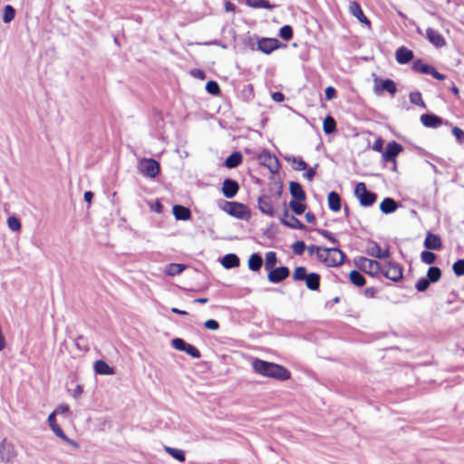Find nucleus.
<instances>
[{
    "mask_svg": "<svg viewBox=\"0 0 464 464\" xmlns=\"http://www.w3.org/2000/svg\"><path fill=\"white\" fill-rule=\"evenodd\" d=\"M252 365L256 372L266 377L278 381H285L291 377L290 372L284 366L277 363L266 362L261 359H255Z\"/></svg>",
    "mask_w": 464,
    "mask_h": 464,
    "instance_id": "f257e3e1",
    "label": "nucleus"
},
{
    "mask_svg": "<svg viewBox=\"0 0 464 464\" xmlns=\"http://www.w3.org/2000/svg\"><path fill=\"white\" fill-rule=\"evenodd\" d=\"M354 195L359 199V202L362 207H371L377 199V194L368 190L365 183L363 182H359L355 186Z\"/></svg>",
    "mask_w": 464,
    "mask_h": 464,
    "instance_id": "f03ea898",
    "label": "nucleus"
},
{
    "mask_svg": "<svg viewBox=\"0 0 464 464\" xmlns=\"http://www.w3.org/2000/svg\"><path fill=\"white\" fill-rule=\"evenodd\" d=\"M354 264L360 270L372 276H376L381 272V266L376 260L359 256L354 259Z\"/></svg>",
    "mask_w": 464,
    "mask_h": 464,
    "instance_id": "7ed1b4c3",
    "label": "nucleus"
},
{
    "mask_svg": "<svg viewBox=\"0 0 464 464\" xmlns=\"http://www.w3.org/2000/svg\"><path fill=\"white\" fill-rule=\"evenodd\" d=\"M18 453L12 441L4 439L0 443V460L5 464H12Z\"/></svg>",
    "mask_w": 464,
    "mask_h": 464,
    "instance_id": "20e7f679",
    "label": "nucleus"
},
{
    "mask_svg": "<svg viewBox=\"0 0 464 464\" xmlns=\"http://www.w3.org/2000/svg\"><path fill=\"white\" fill-rule=\"evenodd\" d=\"M224 210L232 217L240 219H246L249 216L246 207L236 201H225Z\"/></svg>",
    "mask_w": 464,
    "mask_h": 464,
    "instance_id": "39448f33",
    "label": "nucleus"
},
{
    "mask_svg": "<svg viewBox=\"0 0 464 464\" xmlns=\"http://www.w3.org/2000/svg\"><path fill=\"white\" fill-rule=\"evenodd\" d=\"M139 169L143 175L153 179L159 174L160 167L157 160L153 159H144L140 161Z\"/></svg>",
    "mask_w": 464,
    "mask_h": 464,
    "instance_id": "423d86ee",
    "label": "nucleus"
},
{
    "mask_svg": "<svg viewBox=\"0 0 464 464\" xmlns=\"http://www.w3.org/2000/svg\"><path fill=\"white\" fill-rule=\"evenodd\" d=\"M259 163L266 166L271 173H277L279 170V160L268 150H264L257 157Z\"/></svg>",
    "mask_w": 464,
    "mask_h": 464,
    "instance_id": "0eeeda50",
    "label": "nucleus"
},
{
    "mask_svg": "<svg viewBox=\"0 0 464 464\" xmlns=\"http://www.w3.org/2000/svg\"><path fill=\"white\" fill-rule=\"evenodd\" d=\"M382 272L388 279L398 282L402 278L403 268L400 264L389 261Z\"/></svg>",
    "mask_w": 464,
    "mask_h": 464,
    "instance_id": "6e6552de",
    "label": "nucleus"
},
{
    "mask_svg": "<svg viewBox=\"0 0 464 464\" xmlns=\"http://www.w3.org/2000/svg\"><path fill=\"white\" fill-rule=\"evenodd\" d=\"M48 423L51 430L57 437L62 439L66 443L72 445L74 448H78L77 442L68 438L66 434L63 432V430L61 429V427L56 423L55 412H52L48 416Z\"/></svg>",
    "mask_w": 464,
    "mask_h": 464,
    "instance_id": "1a4fd4ad",
    "label": "nucleus"
},
{
    "mask_svg": "<svg viewBox=\"0 0 464 464\" xmlns=\"http://www.w3.org/2000/svg\"><path fill=\"white\" fill-rule=\"evenodd\" d=\"M290 275L287 266L274 267L268 270L267 279L273 284H278L286 279Z\"/></svg>",
    "mask_w": 464,
    "mask_h": 464,
    "instance_id": "9d476101",
    "label": "nucleus"
},
{
    "mask_svg": "<svg viewBox=\"0 0 464 464\" xmlns=\"http://www.w3.org/2000/svg\"><path fill=\"white\" fill-rule=\"evenodd\" d=\"M280 221L283 225L287 227L295 229H304L305 226L295 216L290 215L286 208L285 203L284 204L283 216L280 218Z\"/></svg>",
    "mask_w": 464,
    "mask_h": 464,
    "instance_id": "9b49d317",
    "label": "nucleus"
},
{
    "mask_svg": "<svg viewBox=\"0 0 464 464\" xmlns=\"http://www.w3.org/2000/svg\"><path fill=\"white\" fill-rule=\"evenodd\" d=\"M402 150L403 148L400 143L391 141L387 144L386 149L382 153V160L386 162H394L396 157L402 151Z\"/></svg>",
    "mask_w": 464,
    "mask_h": 464,
    "instance_id": "f8f14e48",
    "label": "nucleus"
},
{
    "mask_svg": "<svg viewBox=\"0 0 464 464\" xmlns=\"http://www.w3.org/2000/svg\"><path fill=\"white\" fill-rule=\"evenodd\" d=\"M257 207L258 209L265 215L268 217L276 216V209L274 208V204L272 198L268 195H262L257 199Z\"/></svg>",
    "mask_w": 464,
    "mask_h": 464,
    "instance_id": "ddd939ff",
    "label": "nucleus"
},
{
    "mask_svg": "<svg viewBox=\"0 0 464 464\" xmlns=\"http://www.w3.org/2000/svg\"><path fill=\"white\" fill-rule=\"evenodd\" d=\"M281 45V43L276 38H262L257 42V49L266 54L271 53Z\"/></svg>",
    "mask_w": 464,
    "mask_h": 464,
    "instance_id": "4468645a",
    "label": "nucleus"
},
{
    "mask_svg": "<svg viewBox=\"0 0 464 464\" xmlns=\"http://www.w3.org/2000/svg\"><path fill=\"white\" fill-rule=\"evenodd\" d=\"M374 91L377 94H379L382 91H386L391 95H394L397 92V87L395 82L391 79L385 80H378L375 79Z\"/></svg>",
    "mask_w": 464,
    "mask_h": 464,
    "instance_id": "2eb2a0df",
    "label": "nucleus"
},
{
    "mask_svg": "<svg viewBox=\"0 0 464 464\" xmlns=\"http://www.w3.org/2000/svg\"><path fill=\"white\" fill-rule=\"evenodd\" d=\"M238 189L239 185L237 181L231 179H226L223 181L222 193L227 198H234L238 192Z\"/></svg>",
    "mask_w": 464,
    "mask_h": 464,
    "instance_id": "dca6fc26",
    "label": "nucleus"
},
{
    "mask_svg": "<svg viewBox=\"0 0 464 464\" xmlns=\"http://www.w3.org/2000/svg\"><path fill=\"white\" fill-rule=\"evenodd\" d=\"M424 246L429 250H440L442 247L440 237L428 232L424 240Z\"/></svg>",
    "mask_w": 464,
    "mask_h": 464,
    "instance_id": "f3484780",
    "label": "nucleus"
},
{
    "mask_svg": "<svg viewBox=\"0 0 464 464\" xmlns=\"http://www.w3.org/2000/svg\"><path fill=\"white\" fill-rule=\"evenodd\" d=\"M289 191L294 198L293 200L304 201L306 199V194L302 185L297 181H291L289 183Z\"/></svg>",
    "mask_w": 464,
    "mask_h": 464,
    "instance_id": "a211bd4d",
    "label": "nucleus"
},
{
    "mask_svg": "<svg viewBox=\"0 0 464 464\" xmlns=\"http://www.w3.org/2000/svg\"><path fill=\"white\" fill-rule=\"evenodd\" d=\"M345 258V254L338 247H331V255H329V261L327 266H341Z\"/></svg>",
    "mask_w": 464,
    "mask_h": 464,
    "instance_id": "6ab92c4d",
    "label": "nucleus"
},
{
    "mask_svg": "<svg viewBox=\"0 0 464 464\" xmlns=\"http://www.w3.org/2000/svg\"><path fill=\"white\" fill-rule=\"evenodd\" d=\"M426 37L436 47H442L446 44L443 36L433 28H428L426 30Z\"/></svg>",
    "mask_w": 464,
    "mask_h": 464,
    "instance_id": "aec40b11",
    "label": "nucleus"
},
{
    "mask_svg": "<svg viewBox=\"0 0 464 464\" xmlns=\"http://www.w3.org/2000/svg\"><path fill=\"white\" fill-rule=\"evenodd\" d=\"M413 52L404 46H401L395 53L396 61L401 64H406L413 59Z\"/></svg>",
    "mask_w": 464,
    "mask_h": 464,
    "instance_id": "412c9836",
    "label": "nucleus"
},
{
    "mask_svg": "<svg viewBox=\"0 0 464 464\" xmlns=\"http://www.w3.org/2000/svg\"><path fill=\"white\" fill-rule=\"evenodd\" d=\"M420 121L425 127L437 128L442 124V119L435 114H422Z\"/></svg>",
    "mask_w": 464,
    "mask_h": 464,
    "instance_id": "4be33fe9",
    "label": "nucleus"
},
{
    "mask_svg": "<svg viewBox=\"0 0 464 464\" xmlns=\"http://www.w3.org/2000/svg\"><path fill=\"white\" fill-rule=\"evenodd\" d=\"M172 213L177 220H188L191 218V211L188 208L182 205H174Z\"/></svg>",
    "mask_w": 464,
    "mask_h": 464,
    "instance_id": "5701e85b",
    "label": "nucleus"
},
{
    "mask_svg": "<svg viewBox=\"0 0 464 464\" xmlns=\"http://www.w3.org/2000/svg\"><path fill=\"white\" fill-rule=\"evenodd\" d=\"M350 12L354 15L362 24L370 26V20L364 15L360 5L357 2H353L350 5Z\"/></svg>",
    "mask_w": 464,
    "mask_h": 464,
    "instance_id": "b1692460",
    "label": "nucleus"
},
{
    "mask_svg": "<svg viewBox=\"0 0 464 464\" xmlns=\"http://www.w3.org/2000/svg\"><path fill=\"white\" fill-rule=\"evenodd\" d=\"M398 207L397 201L392 198H385L380 204V209L383 214H392Z\"/></svg>",
    "mask_w": 464,
    "mask_h": 464,
    "instance_id": "393cba45",
    "label": "nucleus"
},
{
    "mask_svg": "<svg viewBox=\"0 0 464 464\" xmlns=\"http://www.w3.org/2000/svg\"><path fill=\"white\" fill-rule=\"evenodd\" d=\"M221 265L227 269H231L238 267L240 265V260L236 254H227L222 257Z\"/></svg>",
    "mask_w": 464,
    "mask_h": 464,
    "instance_id": "a878e982",
    "label": "nucleus"
},
{
    "mask_svg": "<svg viewBox=\"0 0 464 464\" xmlns=\"http://www.w3.org/2000/svg\"><path fill=\"white\" fill-rule=\"evenodd\" d=\"M94 371L97 374H101V375H111L114 373V369L112 367H111L103 360H98L94 363Z\"/></svg>",
    "mask_w": 464,
    "mask_h": 464,
    "instance_id": "bb28decb",
    "label": "nucleus"
},
{
    "mask_svg": "<svg viewBox=\"0 0 464 464\" xmlns=\"http://www.w3.org/2000/svg\"><path fill=\"white\" fill-rule=\"evenodd\" d=\"M246 5L254 9L264 8L273 10L276 5L271 4L268 0H245Z\"/></svg>",
    "mask_w": 464,
    "mask_h": 464,
    "instance_id": "cd10ccee",
    "label": "nucleus"
},
{
    "mask_svg": "<svg viewBox=\"0 0 464 464\" xmlns=\"http://www.w3.org/2000/svg\"><path fill=\"white\" fill-rule=\"evenodd\" d=\"M243 160L242 154L239 151H235L230 154L225 160V166L228 169L238 167Z\"/></svg>",
    "mask_w": 464,
    "mask_h": 464,
    "instance_id": "c85d7f7f",
    "label": "nucleus"
},
{
    "mask_svg": "<svg viewBox=\"0 0 464 464\" xmlns=\"http://www.w3.org/2000/svg\"><path fill=\"white\" fill-rule=\"evenodd\" d=\"M328 206L332 211L337 212L341 209V197L335 191H331L327 197Z\"/></svg>",
    "mask_w": 464,
    "mask_h": 464,
    "instance_id": "c756f323",
    "label": "nucleus"
},
{
    "mask_svg": "<svg viewBox=\"0 0 464 464\" xmlns=\"http://www.w3.org/2000/svg\"><path fill=\"white\" fill-rule=\"evenodd\" d=\"M320 275L317 273H310L306 277L305 285L309 290L317 291L320 288Z\"/></svg>",
    "mask_w": 464,
    "mask_h": 464,
    "instance_id": "7c9ffc66",
    "label": "nucleus"
},
{
    "mask_svg": "<svg viewBox=\"0 0 464 464\" xmlns=\"http://www.w3.org/2000/svg\"><path fill=\"white\" fill-rule=\"evenodd\" d=\"M263 265V258L260 254L254 253L248 259V268L254 272L259 271Z\"/></svg>",
    "mask_w": 464,
    "mask_h": 464,
    "instance_id": "2f4dec72",
    "label": "nucleus"
},
{
    "mask_svg": "<svg viewBox=\"0 0 464 464\" xmlns=\"http://www.w3.org/2000/svg\"><path fill=\"white\" fill-rule=\"evenodd\" d=\"M323 130L325 134H332L336 131V121L332 116H326L323 122Z\"/></svg>",
    "mask_w": 464,
    "mask_h": 464,
    "instance_id": "473e14b6",
    "label": "nucleus"
},
{
    "mask_svg": "<svg viewBox=\"0 0 464 464\" xmlns=\"http://www.w3.org/2000/svg\"><path fill=\"white\" fill-rule=\"evenodd\" d=\"M350 281L352 284L358 287H362L365 285V277L357 270H353L349 275Z\"/></svg>",
    "mask_w": 464,
    "mask_h": 464,
    "instance_id": "72a5a7b5",
    "label": "nucleus"
},
{
    "mask_svg": "<svg viewBox=\"0 0 464 464\" xmlns=\"http://www.w3.org/2000/svg\"><path fill=\"white\" fill-rule=\"evenodd\" d=\"M285 160L288 162H292L293 164H295L293 166V168L295 170H304V169H307L306 162L302 158H300V157L287 156V157H285Z\"/></svg>",
    "mask_w": 464,
    "mask_h": 464,
    "instance_id": "f704fd0d",
    "label": "nucleus"
},
{
    "mask_svg": "<svg viewBox=\"0 0 464 464\" xmlns=\"http://www.w3.org/2000/svg\"><path fill=\"white\" fill-rule=\"evenodd\" d=\"M430 65L423 63L420 59L414 60L412 63V69L420 73L429 74L431 70Z\"/></svg>",
    "mask_w": 464,
    "mask_h": 464,
    "instance_id": "c9c22d12",
    "label": "nucleus"
},
{
    "mask_svg": "<svg viewBox=\"0 0 464 464\" xmlns=\"http://www.w3.org/2000/svg\"><path fill=\"white\" fill-rule=\"evenodd\" d=\"M16 11L11 5H6L4 7L3 22L5 24L11 23L15 17Z\"/></svg>",
    "mask_w": 464,
    "mask_h": 464,
    "instance_id": "e433bc0d",
    "label": "nucleus"
},
{
    "mask_svg": "<svg viewBox=\"0 0 464 464\" xmlns=\"http://www.w3.org/2000/svg\"><path fill=\"white\" fill-rule=\"evenodd\" d=\"M441 277V270L438 266H430L427 272V278L430 283L438 282Z\"/></svg>",
    "mask_w": 464,
    "mask_h": 464,
    "instance_id": "4c0bfd02",
    "label": "nucleus"
},
{
    "mask_svg": "<svg viewBox=\"0 0 464 464\" xmlns=\"http://www.w3.org/2000/svg\"><path fill=\"white\" fill-rule=\"evenodd\" d=\"M165 450L175 459L184 462L186 459L185 452L182 450L175 449L171 447H165Z\"/></svg>",
    "mask_w": 464,
    "mask_h": 464,
    "instance_id": "58836bf2",
    "label": "nucleus"
},
{
    "mask_svg": "<svg viewBox=\"0 0 464 464\" xmlns=\"http://www.w3.org/2000/svg\"><path fill=\"white\" fill-rule=\"evenodd\" d=\"M289 208L295 215H302L305 211L306 205L304 201L291 200Z\"/></svg>",
    "mask_w": 464,
    "mask_h": 464,
    "instance_id": "ea45409f",
    "label": "nucleus"
},
{
    "mask_svg": "<svg viewBox=\"0 0 464 464\" xmlns=\"http://www.w3.org/2000/svg\"><path fill=\"white\" fill-rule=\"evenodd\" d=\"M277 263V257L276 252L269 251L266 254L265 269L266 271L275 267Z\"/></svg>",
    "mask_w": 464,
    "mask_h": 464,
    "instance_id": "a19ab883",
    "label": "nucleus"
},
{
    "mask_svg": "<svg viewBox=\"0 0 464 464\" xmlns=\"http://www.w3.org/2000/svg\"><path fill=\"white\" fill-rule=\"evenodd\" d=\"M381 247L380 246L374 242V241H370L368 243V246H367V248H366V253L371 256H373L375 258H379L380 255H381Z\"/></svg>",
    "mask_w": 464,
    "mask_h": 464,
    "instance_id": "79ce46f5",
    "label": "nucleus"
},
{
    "mask_svg": "<svg viewBox=\"0 0 464 464\" xmlns=\"http://www.w3.org/2000/svg\"><path fill=\"white\" fill-rule=\"evenodd\" d=\"M185 267L186 266L182 264L172 263L167 266L166 273L170 276H174L179 275L185 269Z\"/></svg>",
    "mask_w": 464,
    "mask_h": 464,
    "instance_id": "37998d69",
    "label": "nucleus"
},
{
    "mask_svg": "<svg viewBox=\"0 0 464 464\" xmlns=\"http://www.w3.org/2000/svg\"><path fill=\"white\" fill-rule=\"evenodd\" d=\"M293 35L294 32L291 25H284L279 30V36L285 41L291 40L293 38Z\"/></svg>",
    "mask_w": 464,
    "mask_h": 464,
    "instance_id": "c03bdc74",
    "label": "nucleus"
},
{
    "mask_svg": "<svg viewBox=\"0 0 464 464\" xmlns=\"http://www.w3.org/2000/svg\"><path fill=\"white\" fill-rule=\"evenodd\" d=\"M437 256L431 251H422L420 254V259L424 264L431 265L436 261Z\"/></svg>",
    "mask_w": 464,
    "mask_h": 464,
    "instance_id": "a18cd8bd",
    "label": "nucleus"
},
{
    "mask_svg": "<svg viewBox=\"0 0 464 464\" xmlns=\"http://www.w3.org/2000/svg\"><path fill=\"white\" fill-rule=\"evenodd\" d=\"M308 276L306 274V268L304 266H297L293 273V279L295 281L305 280Z\"/></svg>",
    "mask_w": 464,
    "mask_h": 464,
    "instance_id": "49530a36",
    "label": "nucleus"
},
{
    "mask_svg": "<svg viewBox=\"0 0 464 464\" xmlns=\"http://www.w3.org/2000/svg\"><path fill=\"white\" fill-rule=\"evenodd\" d=\"M410 102L414 105L426 108V104L422 100L421 93L419 92L410 93Z\"/></svg>",
    "mask_w": 464,
    "mask_h": 464,
    "instance_id": "de8ad7c7",
    "label": "nucleus"
},
{
    "mask_svg": "<svg viewBox=\"0 0 464 464\" xmlns=\"http://www.w3.org/2000/svg\"><path fill=\"white\" fill-rule=\"evenodd\" d=\"M329 255H331V247H322L319 251V254L316 255L318 260L327 266L329 259Z\"/></svg>",
    "mask_w": 464,
    "mask_h": 464,
    "instance_id": "09e8293b",
    "label": "nucleus"
},
{
    "mask_svg": "<svg viewBox=\"0 0 464 464\" xmlns=\"http://www.w3.org/2000/svg\"><path fill=\"white\" fill-rule=\"evenodd\" d=\"M206 90L212 95H218L221 92L219 85L215 81H208L206 84Z\"/></svg>",
    "mask_w": 464,
    "mask_h": 464,
    "instance_id": "8fccbe9b",
    "label": "nucleus"
},
{
    "mask_svg": "<svg viewBox=\"0 0 464 464\" xmlns=\"http://www.w3.org/2000/svg\"><path fill=\"white\" fill-rule=\"evenodd\" d=\"M452 270L457 276H464V259H458L453 264Z\"/></svg>",
    "mask_w": 464,
    "mask_h": 464,
    "instance_id": "3c124183",
    "label": "nucleus"
},
{
    "mask_svg": "<svg viewBox=\"0 0 464 464\" xmlns=\"http://www.w3.org/2000/svg\"><path fill=\"white\" fill-rule=\"evenodd\" d=\"M7 225H8V227L14 232L19 231L21 229L20 220L14 216L9 217L7 218Z\"/></svg>",
    "mask_w": 464,
    "mask_h": 464,
    "instance_id": "603ef678",
    "label": "nucleus"
},
{
    "mask_svg": "<svg viewBox=\"0 0 464 464\" xmlns=\"http://www.w3.org/2000/svg\"><path fill=\"white\" fill-rule=\"evenodd\" d=\"M291 248L295 255L301 256L306 249V246L304 241L298 240L292 245Z\"/></svg>",
    "mask_w": 464,
    "mask_h": 464,
    "instance_id": "864d4df0",
    "label": "nucleus"
},
{
    "mask_svg": "<svg viewBox=\"0 0 464 464\" xmlns=\"http://www.w3.org/2000/svg\"><path fill=\"white\" fill-rule=\"evenodd\" d=\"M430 284V282L427 277H421L417 281L415 287L419 292H424L428 289Z\"/></svg>",
    "mask_w": 464,
    "mask_h": 464,
    "instance_id": "5fc2aeb1",
    "label": "nucleus"
},
{
    "mask_svg": "<svg viewBox=\"0 0 464 464\" xmlns=\"http://www.w3.org/2000/svg\"><path fill=\"white\" fill-rule=\"evenodd\" d=\"M185 353L193 358L198 359L201 357V353L198 348L194 345L188 343L185 349Z\"/></svg>",
    "mask_w": 464,
    "mask_h": 464,
    "instance_id": "6e6d98bb",
    "label": "nucleus"
},
{
    "mask_svg": "<svg viewBox=\"0 0 464 464\" xmlns=\"http://www.w3.org/2000/svg\"><path fill=\"white\" fill-rule=\"evenodd\" d=\"M75 345L80 351H88V345L85 338L82 335L78 336L75 341Z\"/></svg>",
    "mask_w": 464,
    "mask_h": 464,
    "instance_id": "4d7b16f0",
    "label": "nucleus"
},
{
    "mask_svg": "<svg viewBox=\"0 0 464 464\" xmlns=\"http://www.w3.org/2000/svg\"><path fill=\"white\" fill-rule=\"evenodd\" d=\"M188 343L181 338H175L172 340V345L176 350L185 352Z\"/></svg>",
    "mask_w": 464,
    "mask_h": 464,
    "instance_id": "13d9d810",
    "label": "nucleus"
},
{
    "mask_svg": "<svg viewBox=\"0 0 464 464\" xmlns=\"http://www.w3.org/2000/svg\"><path fill=\"white\" fill-rule=\"evenodd\" d=\"M316 232L323 236L324 237L327 238L330 242L333 244L338 245V240L334 237V236L328 230L324 229H316Z\"/></svg>",
    "mask_w": 464,
    "mask_h": 464,
    "instance_id": "bf43d9fd",
    "label": "nucleus"
},
{
    "mask_svg": "<svg viewBox=\"0 0 464 464\" xmlns=\"http://www.w3.org/2000/svg\"><path fill=\"white\" fill-rule=\"evenodd\" d=\"M452 134L455 136L459 143H462L464 141V131L459 127L452 128Z\"/></svg>",
    "mask_w": 464,
    "mask_h": 464,
    "instance_id": "052dcab7",
    "label": "nucleus"
},
{
    "mask_svg": "<svg viewBox=\"0 0 464 464\" xmlns=\"http://www.w3.org/2000/svg\"><path fill=\"white\" fill-rule=\"evenodd\" d=\"M204 325H205L206 328H208L209 330H213V331L218 330V328H219L218 322L214 320V319L207 320L205 322Z\"/></svg>",
    "mask_w": 464,
    "mask_h": 464,
    "instance_id": "680f3d73",
    "label": "nucleus"
},
{
    "mask_svg": "<svg viewBox=\"0 0 464 464\" xmlns=\"http://www.w3.org/2000/svg\"><path fill=\"white\" fill-rule=\"evenodd\" d=\"M337 96V92L335 90V88L332 87V86H329L325 89V99L330 101V100H333L334 98H336Z\"/></svg>",
    "mask_w": 464,
    "mask_h": 464,
    "instance_id": "e2e57ef3",
    "label": "nucleus"
},
{
    "mask_svg": "<svg viewBox=\"0 0 464 464\" xmlns=\"http://www.w3.org/2000/svg\"><path fill=\"white\" fill-rule=\"evenodd\" d=\"M382 149H383V140L381 138L377 139L372 145V150L375 151L381 152L382 150Z\"/></svg>",
    "mask_w": 464,
    "mask_h": 464,
    "instance_id": "0e129e2a",
    "label": "nucleus"
},
{
    "mask_svg": "<svg viewBox=\"0 0 464 464\" xmlns=\"http://www.w3.org/2000/svg\"><path fill=\"white\" fill-rule=\"evenodd\" d=\"M272 99L276 102L285 101V94L281 92H275L272 93Z\"/></svg>",
    "mask_w": 464,
    "mask_h": 464,
    "instance_id": "69168bd1",
    "label": "nucleus"
},
{
    "mask_svg": "<svg viewBox=\"0 0 464 464\" xmlns=\"http://www.w3.org/2000/svg\"><path fill=\"white\" fill-rule=\"evenodd\" d=\"M191 74L200 80H204L206 78L205 72L200 69H194L191 71Z\"/></svg>",
    "mask_w": 464,
    "mask_h": 464,
    "instance_id": "338daca9",
    "label": "nucleus"
},
{
    "mask_svg": "<svg viewBox=\"0 0 464 464\" xmlns=\"http://www.w3.org/2000/svg\"><path fill=\"white\" fill-rule=\"evenodd\" d=\"M315 169L314 168H309L306 169L305 173L304 174V177L307 179L308 180H313V179L315 176Z\"/></svg>",
    "mask_w": 464,
    "mask_h": 464,
    "instance_id": "774afa93",
    "label": "nucleus"
}]
</instances>
